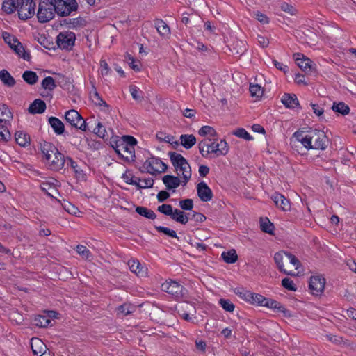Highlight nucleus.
<instances>
[{"label": "nucleus", "mask_w": 356, "mask_h": 356, "mask_svg": "<svg viewBox=\"0 0 356 356\" xmlns=\"http://www.w3.org/2000/svg\"><path fill=\"white\" fill-rule=\"evenodd\" d=\"M42 159L49 168L53 170L62 169L65 163L64 155L60 153L54 145L44 142L40 145Z\"/></svg>", "instance_id": "obj_1"}, {"label": "nucleus", "mask_w": 356, "mask_h": 356, "mask_svg": "<svg viewBox=\"0 0 356 356\" xmlns=\"http://www.w3.org/2000/svg\"><path fill=\"white\" fill-rule=\"evenodd\" d=\"M199 151L203 157L207 158L209 154H213L216 156H225L229 152V146L225 140L216 143L214 138H205L199 144Z\"/></svg>", "instance_id": "obj_2"}, {"label": "nucleus", "mask_w": 356, "mask_h": 356, "mask_svg": "<svg viewBox=\"0 0 356 356\" xmlns=\"http://www.w3.org/2000/svg\"><path fill=\"white\" fill-rule=\"evenodd\" d=\"M171 163L175 168L178 177L183 179L184 186H186L191 177V168L186 159L180 154L170 152L168 153Z\"/></svg>", "instance_id": "obj_3"}, {"label": "nucleus", "mask_w": 356, "mask_h": 356, "mask_svg": "<svg viewBox=\"0 0 356 356\" xmlns=\"http://www.w3.org/2000/svg\"><path fill=\"white\" fill-rule=\"evenodd\" d=\"M136 143V139L133 136H124L115 143L114 149L115 152L124 159L133 160L135 157L134 146Z\"/></svg>", "instance_id": "obj_4"}, {"label": "nucleus", "mask_w": 356, "mask_h": 356, "mask_svg": "<svg viewBox=\"0 0 356 356\" xmlns=\"http://www.w3.org/2000/svg\"><path fill=\"white\" fill-rule=\"evenodd\" d=\"M310 149L324 150L328 145V139L324 131L314 129L308 131Z\"/></svg>", "instance_id": "obj_5"}, {"label": "nucleus", "mask_w": 356, "mask_h": 356, "mask_svg": "<svg viewBox=\"0 0 356 356\" xmlns=\"http://www.w3.org/2000/svg\"><path fill=\"white\" fill-rule=\"evenodd\" d=\"M56 13V8L54 3L47 1L40 2L37 13L38 22H49L53 19Z\"/></svg>", "instance_id": "obj_6"}, {"label": "nucleus", "mask_w": 356, "mask_h": 356, "mask_svg": "<svg viewBox=\"0 0 356 356\" xmlns=\"http://www.w3.org/2000/svg\"><path fill=\"white\" fill-rule=\"evenodd\" d=\"M167 168L168 165L155 156L148 158L142 165L143 170L152 175L164 172Z\"/></svg>", "instance_id": "obj_7"}, {"label": "nucleus", "mask_w": 356, "mask_h": 356, "mask_svg": "<svg viewBox=\"0 0 356 356\" xmlns=\"http://www.w3.org/2000/svg\"><path fill=\"white\" fill-rule=\"evenodd\" d=\"M54 4L56 13L62 17L72 15L78 8V3L76 0H56Z\"/></svg>", "instance_id": "obj_8"}, {"label": "nucleus", "mask_w": 356, "mask_h": 356, "mask_svg": "<svg viewBox=\"0 0 356 356\" xmlns=\"http://www.w3.org/2000/svg\"><path fill=\"white\" fill-rule=\"evenodd\" d=\"M65 118L67 123L72 127L79 129L81 131H86L87 124L81 115L76 110L72 109L67 111L65 114Z\"/></svg>", "instance_id": "obj_9"}, {"label": "nucleus", "mask_w": 356, "mask_h": 356, "mask_svg": "<svg viewBox=\"0 0 356 356\" xmlns=\"http://www.w3.org/2000/svg\"><path fill=\"white\" fill-rule=\"evenodd\" d=\"M75 33L72 31L60 32L56 38V43L60 49L70 51L74 46Z\"/></svg>", "instance_id": "obj_10"}, {"label": "nucleus", "mask_w": 356, "mask_h": 356, "mask_svg": "<svg viewBox=\"0 0 356 356\" xmlns=\"http://www.w3.org/2000/svg\"><path fill=\"white\" fill-rule=\"evenodd\" d=\"M35 3L33 0H22L18 8L20 19L26 20L31 18L35 13Z\"/></svg>", "instance_id": "obj_11"}, {"label": "nucleus", "mask_w": 356, "mask_h": 356, "mask_svg": "<svg viewBox=\"0 0 356 356\" xmlns=\"http://www.w3.org/2000/svg\"><path fill=\"white\" fill-rule=\"evenodd\" d=\"M161 289L175 298H179L183 296L184 288L179 282L170 280L162 284Z\"/></svg>", "instance_id": "obj_12"}, {"label": "nucleus", "mask_w": 356, "mask_h": 356, "mask_svg": "<svg viewBox=\"0 0 356 356\" xmlns=\"http://www.w3.org/2000/svg\"><path fill=\"white\" fill-rule=\"evenodd\" d=\"M298 66L306 73L316 72V65L303 54H296L293 56Z\"/></svg>", "instance_id": "obj_13"}, {"label": "nucleus", "mask_w": 356, "mask_h": 356, "mask_svg": "<svg viewBox=\"0 0 356 356\" xmlns=\"http://www.w3.org/2000/svg\"><path fill=\"white\" fill-rule=\"evenodd\" d=\"M300 144H301L306 149H310L308 131L305 132L303 131H298L293 134L291 138V145L292 147H298Z\"/></svg>", "instance_id": "obj_14"}, {"label": "nucleus", "mask_w": 356, "mask_h": 356, "mask_svg": "<svg viewBox=\"0 0 356 356\" xmlns=\"http://www.w3.org/2000/svg\"><path fill=\"white\" fill-rule=\"evenodd\" d=\"M325 279L321 275H314L310 277L309 289L313 295L318 296L325 289Z\"/></svg>", "instance_id": "obj_15"}, {"label": "nucleus", "mask_w": 356, "mask_h": 356, "mask_svg": "<svg viewBox=\"0 0 356 356\" xmlns=\"http://www.w3.org/2000/svg\"><path fill=\"white\" fill-rule=\"evenodd\" d=\"M197 192L199 198L202 202H209L213 197V192L209 186L204 182L201 181L197 186Z\"/></svg>", "instance_id": "obj_16"}, {"label": "nucleus", "mask_w": 356, "mask_h": 356, "mask_svg": "<svg viewBox=\"0 0 356 356\" xmlns=\"http://www.w3.org/2000/svg\"><path fill=\"white\" fill-rule=\"evenodd\" d=\"M162 181L168 190L173 191L180 185L184 186L183 179L179 177L167 175L163 176Z\"/></svg>", "instance_id": "obj_17"}, {"label": "nucleus", "mask_w": 356, "mask_h": 356, "mask_svg": "<svg viewBox=\"0 0 356 356\" xmlns=\"http://www.w3.org/2000/svg\"><path fill=\"white\" fill-rule=\"evenodd\" d=\"M272 200L275 205L282 211H288L291 209V204L288 199L280 193H275L271 196Z\"/></svg>", "instance_id": "obj_18"}, {"label": "nucleus", "mask_w": 356, "mask_h": 356, "mask_svg": "<svg viewBox=\"0 0 356 356\" xmlns=\"http://www.w3.org/2000/svg\"><path fill=\"white\" fill-rule=\"evenodd\" d=\"M128 266L131 272L139 277H145L147 275V268L142 266L141 264L135 259H131L128 261Z\"/></svg>", "instance_id": "obj_19"}, {"label": "nucleus", "mask_w": 356, "mask_h": 356, "mask_svg": "<svg viewBox=\"0 0 356 356\" xmlns=\"http://www.w3.org/2000/svg\"><path fill=\"white\" fill-rule=\"evenodd\" d=\"M31 347L33 354L36 356H42L47 350L44 343L38 338H33L31 339Z\"/></svg>", "instance_id": "obj_20"}, {"label": "nucleus", "mask_w": 356, "mask_h": 356, "mask_svg": "<svg viewBox=\"0 0 356 356\" xmlns=\"http://www.w3.org/2000/svg\"><path fill=\"white\" fill-rule=\"evenodd\" d=\"M13 114L6 104L0 105V124L10 125Z\"/></svg>", "instance_id": "obj_21"}, {"label": "nucleus", "mask_w": 356, "mask_h": 356, "mask_svg": "<svg viewBox=\"0 0 356 356\" xmlns=\"http://www.w3.org/2000/svg\"><path fill=\"white\" fill-rule=\"evenodd\" d=\"M45 102L40 99H37L30 104L28 111L31 114H40L44 113L45 111Z\"/></svg>", "instance_id": "obj_22"}, {"label": "nucleus", "mask_w": 356, "mask_h": 356, "mask_svg": "<svg viewBox=\"0 0 356 356\" xmlns=\"http://www.w3.org/2000/svg\"><path fill=\"white\" fill-rule=\"evenodd\" d=\"M16 143L21 147H26L30 145V136L24 131H17L15 135Z\"/></svg>", "instance_id": "obj_23"}, {"label": "nucleus", "mask_w": 356, "mask_h": 356, "mask_svg": "<svg viewBox=\"0 0 356 356\" xmlns=\"http://www.w3.org/2000/svg\"><path fill=\"white\" fill-rule=\"evenodd\" d=\"M156 138L159 142H165L171 144L173 147H177L179 145L178 141L176 140L173 136L168 134L163 131L157 132Z\"/></svg>", "instance_id": "obj_24"}, {"label": "nucleus", "mask_w": 356, "mask_h": 356, "mask_svg": "<svg viewBox=\"0 0 356 356\" xmlns=\"http://www.w3.org/2000/svg\"><path fill=\"white\" fill-rule=\"evenodd\" d=\"M22 0H3L2 3V10L8 13H13L19 8Z\"/></svg>", "instance_id": "obj_25"}, {"label": "nucleus", "mask_w": 356, "mask_h": 356, "mask_svg": "<svg viewBox=\"0 0 356 356\" xmlns=\"http://www.w3.org/2000/svg\"><path fill=\"white\" fill-rule=\"evenodd\" d=\"M55 312L53 311L49 312V316L40 315L35 318L34 323L36 326L40 327H46L49 325L51 320L50 317L54 316Z\"/></svg>", "instance_id": "obj_26"}, {"label": "nucleus", "mask_w": 356, "mask_h": 356, "mask_svg": "<svg viewBox=\"0 0 356 356\" xmlns=\"http://www.w3.org/2000/svg\"><path fill=\"white\" fill-rule=\"evenodd\" d=\"M281 102L286 107L290 108H295L299 104L295 95L284 94L281 98Z\"/></svg>", "instance_id": "obj_27"}, {"label": "nucleus", "mask_w": 356, "mask_h": 356, "mask_svg": "<svg viewBox=\"0 0 356 356\" xmlns=\"http://www.w3.org/2000/svg\"><path fill=\"white\" fill-rule=\"evenodd\" d=\"M49 123L57 135H61L64 133V124L58 118L56 117H50L49 118Z\"/></svg>", "instance_id": "obj_28"}, {"label": "nucleus", "mask_w": 356, "mask_h": 356, "mask_svg": "<svg viewBox=\"0 0 356 356\" xmlns=\"http://www.w3.org/2000/svg\"><path fill=\"white\" fill-rule=\"evenodd\" d=\"M284 253H286V252H276L274 255L275 262L276 263L278 269L280 270V271H281L286 275L294 276V275H296L295 273H293L292 271L288 272L284 268V266L283 264V259H284Z\"/></svg>", "instance_id": "obj_29"}, {"label": "nucleus", "mask_w": 356, "mask_h": 356, "mask_svg": "<svg viewBox=\"0 0 356 356\" xmlns=\"http://www.w3.org/2000/svg\"><path fill=\"white\" fill-rule=\"evenodd\" d=\"M0 80L4 86L9 88L13 87L16 83L15 79L6 70H0Z\"/></svg>", "instance_id": "obj_30"}, {"label": "nucleus", "mask_w": 356, "mask_h": 356, "mask_svg": "<svg viewBox=\"0 0 356 356\" xmlns=\"http://www.w3.org/2000/svg\"><path fill=\"white\" fill-rule=\"evenodd\" d=\"M180 141L186 149H190L195 144L196 138L192 134H184L180 136Z\"/></svg>", "instance_id": "obj_31"}, {"label": "nucleus", "mask_w": 356, "mask_h": 356, "mask_svg": "<svg viewBox=\"0 0 356 356\" xmlns=\"http://www.w3.org/2000/svg\"><path fill=\"white\" fill-rule=\"evenodd\" d=\"M332 109L339 114L343 115H348L350 112L349 106L343 102H334Z\"/></svg>", "instance_id": "obj_32"}, {"label": "nucleus", "mask_w": 356, "mask_h": 356, "mask_svg": "<svg viewBox=\"0 0 356 356\" xmlns=\"http://www.w3.org/2000/svg\"><path fill=\"white\" fill-rule=\"evenodd\" d=\"M263 307H266L269 309H273L278 312H284V307L279 302L270 298H266Z\"/></svg>", "instance_id": "obj_33"}, {"label": "nucleus", "mask_w": 356, "mask_h": 356, "mask_svg": "<svg viewBox=\"0 0 356 356\" xmlns=\"http://www.w3.org/2000/svg\"><path fill=\"white\" fill-rule=\"evenodd\" d=\"M171 218L174 220L184 225L186 224L188 221V217L184 213V212L177 209L172 211Z\"/></svg>", "instance_id": "obj_34"}, {"label": "nucleus", "mask_w": 356, "mask_h": 356, "mask_svg": "<svg viewBox=\"0 0 356 356\" xmlns=\"http://www.w3.org/2000/svg\"><path fill=\"white\" fill-rule=\"evenodd\" d=\"M90 99L95 105L105 107V111H107L109 109V106L102 99L95 89L94 92L90 94Z\"/></svg>", "instance_id": "obj_35"}, {"label": "nucleus", "mask_w": 356, "mask_h": 356, "mask_svg": "<svg viewBox=\"0 0 356 356\" xmlns=\"http://www.w3.org/2000/svg\"><path fill=\"white\" fill-rule=\"evenodd\" d=\"M22 79L28 84L33 85L38 82V76L35 72L27 70L22 74Z\"/></svg>", "instance_id": "obj_36"}, {"label": "nucleus", "mask_w": 356, "mask_h": 356, "mask_svg": "<svg viewBox=\"0 0 356 356\" xmlns=\"http://www.w3.org/2000/svg\"><path fill=\"white\" fill-rule=\"evenodd\" d=\"M13 51L20 58H23L25 60H29L31 56L29 52H27L22 44L19 42L17 43V46H15V48Z\"/></svg>", "instance_id": "obj_37"}, {"label": "nucleus", "mask_w": 356, "mask_h": 356, "mask_svg": "<svg viewBox=\"0 0 356 356\" xmlns=\"http://www.w3.org/2000/svg\"><path fill=\"white\" fill-rule=\"evenodd\" d=\"M223 260L227 264H233L236 261L238 256L235 250L223 252L221 254Z\"/></svg>", "instance_id": "obj_38"}, {"label": "nucleus", "mask_w": 356, "mask_h": 356, "mask_svg": "<svg viewBox=\"0 0 356 356\" xmlns=\"http://www.w3.org/2000/svg\"><path fill=\"white\" fill-rule=\"evenodd\" d=\"M42 88L49 92L53 91L56 87L55 80L51 76L45 77L41 83Z\"/></svg>", "instance_id": "obj_39"}, {"label": "nucleus", "mask_w": 356, "mask_h": 356, "mask_svg": "<svg viewBox=\"0 0 356 356\" xmlns=\"http://www.w3.org/2000/svg\"><path fill=\"white\" fill-rule=\"evenodd\" d=\"M136 211L140 216H144L148 219H154L156 218L155 213L150 209L144 207H137Z\"/></svg>", "instance_id": "obj_40"}, {"label": "nucleus", "mask_w": 356, "mask_h": 356, "mask_svg": "<svg viewBox=\"0 0 356 356\" xmlns=\"http://www.w3.org/2000/svg\"><path fill=\"white\" fill-rule=\"evenodd\" d=\"M154 28L162 37L168 38L170 35V29L168 24H155Z\"/></svg>", "instance_id": "obj_41"}, {"label": "nucleus", "mask_w": 356, "mask_h": 356, "mask_svg": "<svg viewBox=\"0 0 356 356\" xmlns=\"http://www.w3.org/2000/svg\"><path fill=\"white\" fill-rule=\"evenodd\" d=\"M93 132L101 138L104 139L108 138L106 130L101 122H97L96 127L93 129Z\"/></svg>", "instance_id": "obj_42"}, {"label": "nucleus", "mask_w": 356, "mask_h": 356, "mask_svg": "<svg viewBox=\"0 0 356 356\" xmlns=\"http://www.w3.org/2000/svg\"><path fill=\"white\" fill-rule=\"evenodd\" d=\"M154 185V179L152 178L138 179L136 186L140 188H148Z\"/></svg>", "instance_id": "obj_43"}, {"label": "nucleus", "mask_w": 356, "mask_h": 356, "mask_svg": "<svg viewBox=\"0 0 356 356\" xmlns=\"http://www.w3.org/2000/svg\"><path fill=\"white\" fill-rule=\"evenodd\" d=\"M77 253L85 259H91L92 254L90 251L84 245H79L76 246Z\"/></svg>", "instance_id": "obj_44"}, {"label": "nucleus", "mask_w": 356, "mask_h": 356, "mask_svg": "<svg viewBox=\"0 0 356 356\" xmlns=\"http://www.w3.org/2000/svg\"><path fill=\"white\" fill-rule=\"evenodd\" d=\"M198 134L201 136H209L211 137H215L216 136V131L210 126H203L199 129Z\"/></svg>", "instance_id": "obj_45"}, {"label": "nucleus", "mask_w": 356, "mask_h": 356, "mask_svg": "<svg viewBox=\"0 0 356 356\" xmlns=\"http://www.w3.org/2000/svg\"><path fill=\"white\" fill-rule=\"evenodd\" d=\"M250 92L252 97L259 98L263 95L264 90L258 84H250Z\"/></svg>", "instance_id": "obj_46"}, {"label": "nucleus", "mask_w": 356, "mask_h": 356, "mask_svg": "<svg viewBox=\"0 0 356 356\" xmlns=\"http://www.w3.org/2000/svg\"><path fill=\"white\" fill-rule=\"evenodd\" d=\"M219 305L226 312H232L235 309L234 305L228 299H220Z\"/></svg>", "instance_id": "obj_47"}, {"label": "nucleus", "mask_w": 356, "mask_h": 356, "mask_svg": "<svg viewBox=\"0 0 356 356\" xmlns=\"http://www.w3.org/2000/svg\"><path fill=\"white\" fill-rule=\"evenodd\" d=\"M10 138L8 124H0V140L7 141Z\"/></svg>", "instance_id": "obj_48"}, {"label": "nucleus", "mask_w": 356, "mask_h": 356, "mask_svg": "<svg viewBox=\"0 0 356 356\" xmlns=\"http://www.w3.org/2000/svg\"><path fill=\"white\" fill-rule=\"evenodd\" d=\"M233 134L238 138H243L247 140H250L252 139L250 134L243 128H238L236 129L233 132Z\"/></svg>", "instance_id": "obj_49"}, {"label": "nucleus", "mask_w": 356, "mask_h": 356, "mask_svg": "<svg viewBox=\"0 0 356 356\" xmlns=\"http://www.w3.org/2000/svg\"><path fill=\"white\" fill-rule=\"evenodd\" d=\"M282 285L284 288L291 291H296L297 290V287L293 281L288 277L282 279Z\"/></svg>", "instance_id": "obj_50"}, {"label": "nucleus", "mask_w": 356, "mask_h": 356, "mask_svg": "<svg viewBox=\"0 0 356 356\" xmlns=\"http://www.w3.org/2000/svg\"><path fill=\"white\" fill-rule=\"evenodd\" d=\"M129 92L133 97L136 101H141L143 99V97L141 96V90L136 86H131L129 87Z\"/></svg>", "instance_id": "obj_51"}, {"label": "nucleus", "mask_w": 356, "mask_h": 356, "mask_svg": "<svg viewBox=\"0 0 356 356\" xmlns=\"http://www.w3.org/2000/svg\"><path fill=\"white\" fill-rule=\"evenodd\" d=\"M261 229L266 233L273 234L274 227L273 225L268 220V219H266L261 221Z\"/></svg>", "instance_id": "obj_52"}, {"label": "nucleus", "mask_w": 356, "mask_h": 356, "mask_svg": "<svg viewBox=\"0 0 356 356\" xmlns=\"http://www.w3.org/2000/svg\"><path fill=\"white\" fill-rule=\"evenodd\" d=\"M266 298L261 294L253 293L250 304L264 306Z\"/></svg>", "instance_id": "obj_53"}, {"label": "nucleus", "mask_w": 356, "mask_h": 356, "mask_svg": "<svg viewBox=\"0 0 356 356\" xmlns=\"http://www.w3.org/2000/svg\"><path fill=\"white\" fill-rule=\"evenodd\" d=\"M127 60L129 62L130 67L135 71L138 72L140 70V63L136 60L131 55L128 54L126 56Z\"/></svg>", "instance_id": "obj_54"}, {"label": "nucleus", "mask_w": 356, "mask_h": 356, "mask_svg": "<svg viewBox=\"0 0 356 356\" xmlns=\"http://www.w3.org/2000/svg\"><path fill=\"white\" fill-rule=\"evenodd\" d=\"M156 229L158 232H162L164 234L168 235L172 238H177V235L175 231L170 229L168 227H162V226H156Z\"/></svg>", "instance_id": "obj_55"}, {"label": "nucleus", "mask_w": 356, "mask_h": 356, "mask_svg": "<svg viewBox=\"0 0 356 356\" xmlns=\"http://www.w3.org/2000/svg\"><path fill=\"white\" fill-rule=\"evenodd\" d=\"M99 72L102 76H107L111 73V70L105 60L100 61Z\"/></svg>", "instance_id": "obj_56"}, {"label": "nucleus", "mask_w": 356, "mask_h": 356, "mask_svg": "<svg viewBox=\"0 0 356 356\" xmlns=\"http://www.w3.org/2000/svg\"><path fill=\"white\" fill-rule=\"evenodd\" d=\"M63 207L67 213L74 216H76L79 212L78 208L70 202H64Z\"/></svg>", "instance_id": "obj_57"}, {"label": "nucleus", "mask_w": 356, "mask_h": 356, "mask_svg": "<svg viewBox=\"0 0 356 356\" xmlns=\"http://www.w3.org/2000/svg\"><path fill=\"white\" fill-rule=\"evenodd\" d=\"M280 8L282 11L286 12L290 14L291 15H294L296 13V8L293 6L286 2L282 3Z\"/></svg>", "instance_id": "obj_58"}, {"label": "nucleus", "mask_w": 356, "mask_h": 356, "mask_svg": "<svg viewBox=\"0 0 356 356\" xmlns=\"http://www.w3.org/2000/svg\"><path fill=\"white\" fill-rule=\"evenodd\" d=\"M158 211L165 215L170 216L171 217L173 209L170 204H163L158 207Z\"/></svg>", "instance_id": "obj_59"}, {"label": "nucleus", "mask_w": 356, "mask_h": 356, "mask_svg": "<svg viewBox=\"0 0 356 356\" xmlns=\"http://www.w3.org/2000/svg\"><path fill=\"white\" fill-rule=\"evenodd\" d=\"M284 255L287 257L289 262L295 267L297 270L300 266L299 260L292 254L289 252L284 253Z\"/></svg>", "instance_id": "obj_60"}, {"label": "nucleus", "mask_w": 356, "mask_h": 356, "mask_svg": "<svg viewBox=\"0 0 356 356\" xmlns=\"http://www.w3.org/2000/svg\"><path fill=\"white\" fill-rule=\"evenodd\" d=\"M179 206L184 210H191L193 207V202L191 199L181 200Z\"/></svg>", "instance_id": "obj_61"}, {"label": "nucleus", "mask_w": 356, "mask_h": 356, "mask_svg": "<svg viewBox=\"0 0 356 356\" xmlns=\"http://www.w3.org/2000/svg\"><path fill=\"white\" fill-rule=\"evenodd\" d=\"M122 178L128 184L134 185L136 184V180L134 179L132 175L129 172H126L122 175Z\"/></svg>", "instance_id": "obj_62"}, {"label": "nucleus", "mask_w": 356, "mask_h": 356, "mask_svg": "<svg viewBox=\"0 0 356 356\" xmlns=\"http://www.w3.org/2000/svg\"><path fill=\"white\" fill-rule=\"evenodd\" d=\"M118 312L123 316H127L132 313V310L131 309V307L129 305H123L118 307Z\"/></svg>", "instance_id": "obj_63"}, {"label": "nucleus", "mask_w": 356, "mask_h": 356, "mask_svg": "<svg viewBox=\"0 0 356 356\" xmlns=\"http://www.w3.org/2000/svg\"><path fill=\"white\" fill-rule=\"evenodd\" d=\"M2 38L7 44H10L16 38L14 35L6 31L2 32Z\"/></svg>", "instance_id": "obj_64"}]
</instances>
